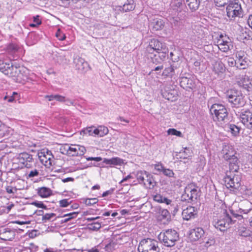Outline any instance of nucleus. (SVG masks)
Returning a JSON list of instances; mask_svg holds the SVG:
<instances>
[{"label": "nucleus", "instance_id": "obj_1", "mask_svg": "<svg viewBox=\"0 0 252 252\" xmlns=\"http://www.w3.org/2000/svg\"><path fill=\"white\" fill-rule=\"evenodd\" d=\"M226 97L231 106L235 108L243 107L246 104L245 97L242 93L235 90L231 89L226 92Z\"/></svg>", "mask_w": 252, "mask_h": 252}, {"label": "nucleus", "instance_id": "obj_2", "mask_svg": "<svg viewBox=\"0 0 252 252\" xmlns=\"http://www.w3.org/2000/svg\"><path fill=\"white\" fill-rule=\"evenodd\" d=\"M241 173L231 174L226 172L224 182L227 188L230 189V191L235 193L241 186Z\"/></svg>", "mask_w": 252, "mask_h": 252}, {"label": "nucleus", "instance_id": "obj_3", "mask_svg": "<svg viewBox=\"0 0 252 252\" xmlns=\"http://www.w3.org/2000/svg\"><path fill=\"white\" fill-rule=\"evenodd\" d=\"M226 10L227 16L230 20H234L236 17L243 16V10L238 0L230 1Z\"/></svg>", "mask_w": 252, "mask_h": 252}, {"label": "nucleus", "instance_id": "obj_4", "mask_svg": "<svg viewBox=\"0 0 252 252\" xmlns=\"http://www.w3.org/2000/svg\"><path fill=\"white\" fill-rule=\"evenodd\" d=\"M159 240L165 246L171 247L175 245L179 239V235L174 230L168 229L161 232L158 235Z\"/></svg>", "mask_w": 252, "mask_h": 252}, {"label": "nucleus", "instance_id": "obj_5", "mask_svg": "<svg viewBox=\"0 0 252 252\" xmlns=\"http://www.w3.org/2000/svg\"><path fill=\"white\" fill-rule=\"evenodd\" d=\"M139 252H159L158 242L154 239L147 238L142 240L138 246Z\"/></svg>", "mask_w": 252, "mask_h": 252}, {"label": "nucleus", "instance_id": "obj_6", "mask_svg": "<svg viewBox=\"0 0 252 252\" xmlns=\"http://www.w3.org/2000/svg\"><path fill=\"white\" fill-rule=\"evenodd\" d=\"M221 215L219 218L214 219L213 223L216 228L221 231H223L229 227L232 220L227 214L225 210L221 209Z\"/></svg>", "mask_w": 252, "mask_h": 252}, {"label": "nucleus", "instance_id": "obj_7", "mask_svg": "<svg viewBox=\"0 0 252 252\" xmlns=\"http://www.w3.org/2000/svg\"><path fill=\"white\" fill-rule=\"evenodd\" d=\"M0 70L4 74L11 77L21 78V70L20 67L13 66L12 64L0 60Z\"/></svg>", "mask_w": 252, "mask_h": 252}, {"label": "nucleus", "instance_id": "obj_8", "mask_svg": "<svg viewBox=\"0 0 252 252\" xmlns=\"http://www.w3.org/2000/svg\"><path fill=\"white\" fill-rule=\"evenodd\" d=\"M62 154L69 156H79L84 154L86 152L85 147L79 145L65 144L60 149Z\"/></svg>", "mask_w": 252, "mask_h": 252}, {"label": "nucleus", "instance_id": "obj_9", "mask_svg": "<svg viewBox=\"0 0 252 252\" xmlns=\"http://www.w3.org/2000/svg\"><path fill=\"white\" fill-rule=\"evenodd\" d=\"M210 111L212 115H214L216 120L219 122L223 121L227 117V111L226 108L222 104L215 103L213 104Z\"/></svg>", "mask_w": 252, "mask_h": 252}, {"label": "nucleus", "instance_id": "obj_10", "mask_svg": "<svg viewBox=\"0 0 252 252\" xmlns=\"http://www.w3.org/2000/svg\"><path fill=\"white\" fill-rule=\"evenodd\" d=\"M198 193V187L193 183L188 185L185 189L182 198L189 202L197 199Z\"/></svg>", "mask_w": 252, "mask_h": 252}, {"label": "nucleus", "instance_id": "obj_11", "mask_svg": "<svg viewBox=\"0 0 252 252\" xmlns=\"http://www.w3.org/2000/svg\"><path fill=\"white\" fill-rule=\"evenodd\" d=\"M165 46L160 41L156 39L151 40L149 45L146 47V52L147 56H152L154 54V52H159L162 51Z\"/></svg>", "mask_w": 252, "mask_h": 252}, {"label": "nucleus", "instance_id": "obj_12", "mask_svg": "<svg viewBox=\"0 0 252 252\" xmlns=\"http://www.w3.org/2000/svg\"><path fill=\"white\" fill-rule=\"evenodd\" d=\"M38 157L41 162L47 168H50L53 161V156L51 151L43 150L38 153Z\"/></svg>", "mask_w": 252, "mask_h": 252}, {"label": "nucleus", "instance_id": "obj_13", "mask_svg": "<svg viewBox=\"0 0 252 252\" xmlns=\"http://www.w3.org/2000/svg\"><path fill=\"white\" fill-rule=\"evenodd\" d=\"M230 39L226 36H224L222 34L217 37V46L220 50L222 52H226L229 50Z\"/></svg>", "mask_w": 252, "mask_h": 252}, {"label": "nucleus", "instance_id": "obj_14", "mask_svg": "<svg viewBox=\"0 0 252 252\" xmlns=\"http://www.w3.org/2000/svg\"><path fill=\"white\" fill-rule=\"evenodd\" d=\"M237 67L239 69H245L248 65V59L244 51H240L236 53Z\"/></svg>", "mask_w": 252, "mask_h": 252}, {"label": "nucleus", "instance_id": "obj_15", "mask_svg": "<svg viewBox=\"0 0 252 252\" xmlns=\"http://www.w3.org/2000/svg\"><path fill=\"white\" fill-rule=\"evenodd\" d=\"M221 153L223 158L226 160H231L233 158H237L235 156V152L233 147L228 144H224L223 145Z\"/></svg>", "mask_w": 252, "mask_h": 252}, {"label": "nucleus", "instance_id": "obj_16", "mask_svg": "<svg viewBox=\"0 0 252 252\" xmlns=\"http://www.w3.org/2000/svg\"><path fill=\"white\" fill-rule=\"evenodd\" d=\"M167 52L168 49L165 47L162 51H159V52H157L158 55L154 54L153 56V55L150 56L149 57L151 59L154 63H159L165 60Z\"/></svg>", "mask_w": 252, "mask_h": 252}, {"label": "nucleus", "instance_id": "obj_17", "mask_svg": "<svg viewBox=\"0 0 252 252\" xmlns=\"http://www.w3.org/2000/svg\"><path fill=\"white\" fill-rule=\"evenodd\" d=\"M197 214V209L192 206H189L184 209L182 212V217L184 220H189L196 217Z\"/></svg>", "mask_w": 252, "mask_h": 252}, {"label": "nucleus", "instance_id": "obj_18", "mask_svg": "<svg viewBox=\"0 0 252 252\" xmlns=\"http://www.w3.org/2000/svg\"><path fill=\"white\" fill-rule=\"evenodd\" d=\"M242 122L248 128L252 129V112L245 111L240 115Z\"/></svg>", "mask_w": 252, "mask_h": 252}, {"label": "nucleus", "instance_id": "obj_19", "mask_svg": "<svg viewBox=\"0 0 252 252\" xmlns=\"http://www.w3.org/2000/svg\"><path fill=\"white\" fill-rule=\"evenodd\" d=\"M15 235V232L9 228H4L0 230V238L4 241L12 240Z\"/></svg>", "mask_w": 252, "mask_h": 252}, {"label": "nucleus", "instance_id": "obj_20", "mask_svg": "<svg viewBox=\"0 0 252 252\" xmlns=\"http://www.w3.org/2000/svg\"><path fill=\"white\" fill-rule=\"evenodd\" d=\"M238 212L240 214H248L252 209V203L248 200H244L239 205Z\"/></svg>", "mask_w": 252, "mask_h": 252}, {"label": "nucleus", "instance_id": "obj_21", "mask_svg": "<svg viewBox=\"0 0 252 252\" xmlns=\"http://www.w3.org/2000/svg\"><path fill=\"white\" fill-rule=\"evenodd\" d=\"M181 86L185 89H192L194 87V82L191 77H181L180 79Z\"/></svg>", "mask_w": 252, "mask_h": 252}, {"label": "nucleus", "instance_id": "obj_22", "mask_svg": "<svg viewBox=\"0 0 252 252\" xmlns=\"http://www.w3.org/2000/svg\"><path fill=\"white\" fill-rule=\"evenodd\" d=\"M212 70L215 74L220 75L224 72L225 67L221 61H217L212 64Z\"/></svg>", "mask_w": 252, "mask_h": 252}, {"label": "nucleus", "instance_id": "obj_23", "mask_svg": "<svg viewBox=\"0 0 252 252\" xmlns=\"http://www.w3.org/2000/svg\"><path fill=\"white\" fill-rule=\"evenodd\" d=\"M204 234V231L202 228L197 227L191 230L190 238L192 241H196L200 239Z\"/></svg>", "mask_w": 252, "mask_h": 252}, {"label": "nucleus", "instance_id": "obj_24", "mask_svg": "<svg viewBox=\"0 0 252 252\" xmlns=\"http://www.w3.org/2000/svg\"><path fill=\"white\" fill-rule=\"evenodd\" d=\"M238 159L237 158H233L229 163V170L226 172H230L231 174L240 173L238 172L239 166L238 165Z\"/></svg>", "mask_w": 252, "mask_h": 252}, {"label": "nucleus", "instance_id": "obj_25", "mask_svg": "<svg viewBox=\"0 0 252 252\" xmlns=\"http://www.w3.org/2000/svg\"><path fill=\"white\" fill-rule=\"evenodd\" d=\"M103 163L111 165H122L124 163V160L119 157L111 158H104Z\"/></svg>", "mask_w": 252, "mask_h": 252}, {"label": "nucleus", "instance_id": "obj_26", "mask_svg": "<svg viewBox=\"0 0 252 252\" xmlns=\"http://www.w3.org/2000/svg\"><path fill=\"white\" fill-rule=\"evenodd\" d=\"M135 6L133 0H127V1L123 4V6L120 7V9L123 12H127L134 9Z\"/></svg>", "mask_w": 252, "mask_h": 252}, {"label": "nucleus", "instance_id": "obj_27", "mask_svg": "<svg viewBox=\"0 0 252 252\" xmlns=\"http://www.w3.org/2000/svg\"><path fill=\"white\" fill-rule=\"evenodd\" d=\"M153 29L155 31L161 30L164 26V22L160 19H156L153 20L151 23Z\"/></svg>", "mask_w": 252, "mask_h": 252}, {"label": "nucleus", "instance_id": "obj_28", "mask_svg": "<svg viewBox=\"0 0 252 252\" xmlns=\"http://www.w3.org/2000/svg\"><path fill=\"white\" fill-rule=\"evenodd\" d=\"M38 195L42 198H46L52 194V190L46 187H42L38 190Z\"/></svg>", "mask_w": 252, "mask_h": 252}, {"label": "nucleus", "instance_id": "obj_29", "mask_svg": "<svg viewBox=\"0 0 252 252\" xmlns=\"http://www.w3.org/2000/svg\"><path fill=\"white\" fill-rule=\"evenodd\" d=\"M186 2L189 9L194 11L198 8L200 0H186Z\"/></svg>", "mask_w": 252, "mask_h": 252}, {"label": "nucleus", "instance_id": "obj_30", "mask_svg": "<svg viewBox=\"0 0 252 252\" xmlns=\"http://www.w3.org/2000/svg\"><path fill=\"white\" fill-rule=\"evenodd\" d=\"M74 62L76 64V68L81 70H84L85 67L88 65L87 63L85 62L84 59L81 58L75 59Z\"/></svg>", "mask_w": 252, "mask_h": 252}, {"label": "nucleus", "instance_id": "obj_31", "mask_svg": "<svg viewBox=\"0 0 252 252\" xmlns=\"http://www.w3.org/2000/svg\"><path fill=\"white\" fill-rule=\"evenodd\" d=\"M108 129L107 128V127L102 126H98L97 128H96V136L102 137L106 135L108 133Z\"/></svg>", "mask_w": 252, "mask_h": 252}, {"label": "nucleus", "instance_id": "obj_32", "mask_svg": "<svg viewBox=\"0 0 252 252\" xmlns=\"http://www.w3.org/2000/svg\"><path fill=\"white\" fill-rule=\"evenodd\" d=\"M227 131L230 132L232 135L234 136H237L240 132V128L233 124L229 125L227 127Z\"/></svg>", "mask_w": 252, "mask_h": 252}, {"label": "nucleus", "instance_id": "obj_33", "mask_svg": "<svg viewBox=\"0 0 252 252\" xmlns=\"http://www.w3.org/2000/svg\"><path fill=\"white\" fill-rule=\"evenodd\" d=\"M145 175L147 179L145 182H144V184L147 186L148 188L152 189L154 188L155 185V182H154L152 177L150 175H148L146 172H145Z\"/></svg>", "mask_w": 252, "mask_h": 252}, {"label": "nucleus", "instance_id": "obj_34", "mask_svg": "<svg viewBox=\"0 0 252 252\" xmlns=\"http://www.w3.org/2000/svg\"><path fill=\"white\" fill-rule=\"evenodd\" d=\"M154 200L159 203H165L167 205L170 204L171 200L166 197H163L160 194H157L154 196Z\"/></svg>", "mask_w": 252, "mask_h": 252}, {"label": "nucleus", "instance_id": "obj_35", "mask_svg": "<svg viewBox=\"0 0 252 252\" xmlns=\"http://www.w3.org/2000/svg\"><path fill=\"white\" fill-rule=\"evenodd\" d=\"M20 161L23 164L26 161H30L33 160L32 156L26 153H22L19 155Z\"/></svg>", "mask_w": 252, "mask_h": 252}, {"label": "nucleus", "instance_id": "obj_36", "mask_svg": "<svg viewBox=\"0 0 252 252\" xmlns=\"http://www.w3.org/2000/svg\"><path fill=\"white\" fill-rule=\"evenodd\" d=\"M95 129L96 128L94 126L88 127L83 129L81 133L89 136H96Z\"/></svg>", "mask_w": 252, "mask_h": 252}, {"label": "nucleus", "instance_id": "obj_37", "mask_svg": "<svg viewBox=\"0 0 252 252\" xmlns=\"http://www.w3.org/2000/svg\"><path fill=\"white\" fill-rule=\"evenodd\" d=\"M191 152L190 150L186 148L183 151L180 152L179 154V157L180 158L188 159L191 156Z\"/></svg>", "mask_w": 252, "mask_h": 252}, {"label": "nucleus", "instance_id": "obj_38", "mask_svg": "<svg viewBox=\"0 0 252 252\" xmlns=\"http://www.w3.org/2000/svg\"><path fill=\"white\" fill-rule=\"evenodd\" d=\"M45 97L48 98L49 101L53 100H56L61 102H65V101H66L65 97L60 95H46Z\"/></svg>", "mask_w": 252, "mask_h": 252}, {"label": "nucleus", "instance_id": "obj_39", "mask_svg": "<svg viewBox=\"0 0 252 252\" xmlns=\"http://www.w3.org/2000/svg\"><path fill=\"white\" fill-rule=\"evenodd\" d=\"M83 202L87 206H92L97 203L98 200L96 198H83Z\"/></svg>", "mask_w": 252, "mask_h": 252}, {"label": "nucleus", "instance_id": "obj_40", "mask_svg": "<svg viewBox=\"0 0 252 252\" xmlns=\"http://www.w3.org/2000/svg\"><path fill=\"white\" fill-rule=\"evenodd\" d=\"M193 32L195 36L200 38V36L203 34L202 27L199 25H195L193 28Z\"/></svg>", "mask_w": 252, "mask_h": 252}, {"label": "nucleus", "instance_id": "obj_41", "mask_svg": "<svg viewBox=\"0 0 252 252\" xmlns=\"http://www.w3.org/2000/svg\"><path fill=\"white\" fill-rule=\"evenodd\" d=\"M56 216L54 213H46L42 215V220L44 222H46L47 221L51 220Z\"/></svg>", "mask_w": 252, "mask_h": 252}, {"label": "nucleus", "instance_id": "obj_42", "mask_svg": "<svg viewBox=\"0 0 252 252\" xmlns=\"http://www.w3.org/2000/svg\"><path fill=\"white\" fill-rule=\"evenodd\" d=\"M88 226L90 229L94 231H97L101 228V224L98 222L90 223Z\"/></svg>", "mask_w": 252, "mask_h": 252}, {"label": "nucleus", "instance_id": "obj_43", "mask_svg": "<svg viewBox=\"0 0 252 252\" xmlns=\"http://www.w3.org/2000/svg\"><path fill=\"white\" fill-rule=\"evenodd\" d=\"M168 134L172 135H176L180 137H183L181 131H178L174 128H170L167 131Z\"/></svg>", "mask_w": 252, "mask_h": 252}, {"label": "nucleus", "instance_id": "obj_44", "mask_svg": "<svg viewBox=\"0 0 252 252\" xmlns=\"http://www.w3.org/2000/svg\"><path fill=\"white\" fill-rule=\"evenodd\" d=\"M239 234L243 237H247L250 235L249 231L245 227H240L238 230Z\"/></svg>", "mask_w": 252, "mask_h": 252}, {"label": "nucleus", "instance_id": "obj_45", "mask_svg": "<svg viewBox=\"0 0 252 252\" xmlns=\"http://www.w3.org/2000/svg\"><path fill=\"white\" fill-rule=\"evenodd\" d=\"M78 213L73 212L69 214H65L63 216V217H67L64 220V222H67L70 220L71 219L75 218L77 217Z\"/></svg>", "mask_w": 252, "mask_h": 252}, {"label": "nucleus", "instance_id": "obj_46", "mask_svg": "<svg viewBox=\"0 0 252 252\" xmlns=\"http://www.w3.org/2000/svg\"><path fill=\"white\" fill-rule=\"evenodd\" d=\"M228 0H214L217 6L222 7L227 4Z\"/></svg>", "mask_w": 252, "mask_h": 252}, {"label": "nucleus", "instance_id": "obj_47", "mask_svg": "<svg viewBox=\"0 0 252 252\" xmlns=\"http://www.w3.org/2000/svg\"><path fill=\"white\" fill-rule=\"evenodd\" d=\"M159 216L161 219H166L169 216V213L166 209H162L159 211Z\"/></svg>", "mask_w": 252, "mask_h": 252}, {"label": "nucleus", "instance_id": "obj_48", "mask_svg": "<svg viewBox=\"0 0 252 252\" xmlns=\"http://www.w3.org/2000/svg\"><path fill=\"white\" fill-rule=\"evenodd\" d=\"M71 203V201L69 199H64L61 200L59 201L60 206L62 207H66L68 206Z\"/></svg>", "mask_w": 252, "mask_h": 252}, {"label": "nucleus", "instance_id": "obj_49", "mask_svg": "<svg viewBox=\"0 0 252 252\" xmlns=\"http://www.w3.org/2000/svg\"><path fill=\"white\" fill-rule=\"evenodd\" d=\"M162 173L165 175L169 177H173L174 173L173 171L170 169L164 168L163 170Z\"/></svg>", "mask_w": 252, "mask_h": 252}, {"label": "nucleus", "instance_id": "obj_50", "mask_svg": "<svg viewBox=\"0 0 252 252\" xmlns=\"http://www.w3.org/2000/svg\"><path fill=\"white\" fill-rule=\"evenodd\" d=\"M227 62L228 63V64L230 66H237V63L236 62V60H235L232 57H229L227 59Z\"/></svg>", "mask_w": 252, "mask_h": 252}, {"label": "nucleus", "instance_id": "obj_51", "mask_svg": "<svg viewBox=\"0 0 252 252\" xmlns=\"http://www.w3.org/2000/svg\"><path fill=\"white\" fill-rule=\"evenodd\" d=\"M56 35L60 40H63L65 38V35L61 32L60 29L58 30L56 33Z\"/></svg>", "mask_w": 252, "mask_h": 252}, {"label": "nucleus", "instance_id": "obj_52", "mask_svg": "<svg viewBox=\"0 0 252 252\" xmlns=\"http://www.w3.org/2000/svg\"><path fill=\"white\" fill-rule=\"evenodd\" d=\"M32 204L38 208L42 209L46 208V206L41 201H34L32 203Z\"/></svg>", "mask_w": 252, "mask_h": 252}, {"label": "nucleus", "instance_id": "obj_53", "mask_svg": "<svg viewBox=\"0 0 252 252\" xmlns=\"http://www.w3.org/2000/svg\"><path fill=\"white\" fill-rule=\"evenodd\" d=\"M8 49L9 51L12 52H15L18 50V47L17 45L11 44L9 45Z\"/></svg>", "mask_w": 252, "mask_h": 252}, {"label": "nucleus", "instance_id": "obj_54", "mask_svg": "<svg viewBox=\"0 0 252 252\" xmlns=\"http://www.w3.org/2000/svg\"><path fill=\"white\" fill-rule=\"evenodd\" d=\"M164 166L162 165L161 163H158L155 165V169L157 171L162 172H163V170L164 169Z\"/></svg>", "mask_w": 252, "mask_h": 252}, {"label": "nucleus", "instance_id": "obj_55", "mask_svg": "<svg viewBox=\"0 0 252 252\" xmlns=\"http://www.w3.org/2000/svg\"><path fill=\"white\" fill-rule=\"evenodd\" d=\"M38 174L39 172L38 170L36 169H34L30 172L29 174H28V177L32 178L34 177H36L38 175Z\"/></svg>", "mask_w": 252, "mask_h": 252}, {"label": "nucleus", "instance_id": "obj_56", "mask_svg": "<svg viewBox=\"0 0 252 252\" xmlns=\"http://www.w3.org/2000/svg\"><path fill=\"white\" fill-rule=\"evenodd\" d=\"M145 173L143 174L142 172L140 173H138L137 174V179L139 182L141 183H144L145 180Z\"/></svg>", "mask_w": 252, "mask_h": 252}, {"label": "nucleus", "instance_id": "obj_57", "mask_svg": "<svg viewBox=\"0 0 252 252\" xmlns=\"http://www.w3.org/2000/svg\"><path fill=\"white\" fill-rule=\"evenodd\" d=\"M6 190L8 193H14L16 191V189L15 188H13L10 186H7L6 188Z\"/></svg>", "mask_w": 252, "mask_h": 252}, {"label": "nucleus", "instance_id": "obj_58", "mask_svg": "<svg viewBox=\"0 0 252 252\" xmlns=\"http://www.w3.org/2000/svg\"><path fill=\"white\" fill-rule=\"evenodd\" d=\"M87 160H94L95 161H100L102 160V158L101 157H88L86 158Z\"/></svg>", "mask_w": 252, "mask_h": 252}, {"label": "nucleus", "instance_id": "obj_59", "mask_svg": "<svg viewBox=\"0 0 252 252\" xmlns=\"http://www.w3.org/2000/svg\"><path fill=\"white\" fill-rule=\"evenodd\" d=\"M33 22L36 23V25H39L41 23V21L39 19V16L37 15L36 16L33 17Z\"/></svg>", "mask_w": 252, "mask_h": 252}, {"label": "nucleus", "instance_id": "obj_60", "mask_svg": "<svg viewBox=\"0 0 252 252\" xmlns=\"http://www.w3.org/2000/svg\"><path fill=\"white\" fill-rule=\"evenodd\" d=\"M32 162L33 160L30 161H26V162H24L23 164L24 166L27 168H30L32 167Z\"/></svg>", "mask_w": 252, "mask_h": 252}, {"label": "nucleus", "instance_id": "obj_61", "mask_svg": "<svg viewBox=\"0 0 252 252\" xmlns=\"http://www.w3.org/2000/svg\"><path fill=\"white\" fill-rule=\"evenodd\" d=\"M14 223H15L16 224L22 225V224H30V221H21L17 220V221H15L14 222Z\"/></svg>", "mask_w": 252, "mask_h": 252}, {"label": "nucleus", "instance_id": "obj_62", "mask_svg": "<svg viewBox=\"0 0 252 252\" xmlns=\"http://www.w3.org/2000/svg\"><path fill=\"white\" fill-rule=\"evenodd\" d=\"M36 232H37L36 230H32V232H31L29 233L30 237L33 238V237H35L36 236Z\"/></svg>", "mask_w": 252, "mask_h": 252}, {"label": "nucleus", "instance_id": "obj_63", "mask_svg": "<svg viewBox=\"0 0 252 252\" xmlns=\"http://www.w3.org/2000/svg\"><path fill=\"white\" fill-rule=\"evenodd\" d=\"M73 180H74V179L72 178H71V177H68V178L62 179V181L63 183H66V182H70V181L72 182V181H73Z\"/></svg>", "mask_w": 252, "mask_h": 252}, {"label": "nucleus", "instance_id": "obj_64", "mask_svg": "<svg viewBox=\"0 0 252 252\" xmlns=\"http://www.w3.org/2000/svg\"><path fill=\"white\" fill-rule=\"evenodd\" d=\"M248 23L250 27L252 29V14L249 16L248 20Z\"/></svg>", "mask_w": 252, "mask_h": 252}]
</instances>
